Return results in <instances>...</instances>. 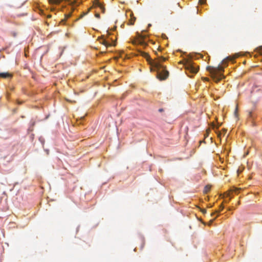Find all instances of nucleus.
I'll list each match as a JSON object with an SVG mask.
<instances>
[{"label": "nucleus", "mask_w": 262, "mask_h": 262, "mask_svg": "<svg viewBox=\"0 0 262 262\" xmlns=\"http://www.w3.org/2000/svg\"><path fill=\"white\" fill-rule=\"evenodd\" d=\"M166 60V58L164 57L160 56L158 58V61H153L150 62V65L152 67V70L157 71V77L161 80L166 79L169 75L168 72L165 69H162L161 71L160 70L163 69V67L161 65V62Z\"/></svg>", "instance_id": "nucleus-1"}, {"label": "nucleus", "mask_w": 262, "mask_h": 262, "mask_svg": "<svg viewBox=\"0 0 262 262\" xmlns=\"http://www.w3.org/2000/svg\"><path fill=\"white\" fill-rule=\"evenodd\" d=\"M207 70L210 73L212 78L215 82H218L224 78L222 74L224 71V67L221 66H219L217 67L209 66L207 68Z\"/></svg>", "instance_id": "nucleus-2"}, {"label": "nucleus", "mask_w": 262, "mask_h": 262, "mask_svg": "<svg viewBox=\"0 0 262 262\" xmlns=\"http://www.w3.org/2000/svg\"><path fill=\"white\" fill-rule=\"evenodd\" d=\"M185 69L193 74H196L199 69L198 67H196L194 63L189 61L186 63Z\"/></svg>", "instance_id": "nucleus-3"}, {"label": "nucleus", "mask_w": 262, "mask_h": 262, "mask_svg": "<svg viewBox=\"0 0 262 262\" xmlns=\"http://www.w3.org/2000/svg\"><path fill=\"white\" fill-rule=\"evenodd\" d=\"M144 38L145 36L142 35L141 34H139V38L137 40L134 41L133 43H139L142 46H146V43L144 41Z\"/></svg>", "instance_id": "nucleus-4"}, {"label": "nucleus", "mask_w": 262, "mask_h": 262, "mask_svg": "<svg viewBox=\"0 0 262 262\" xmlns=\"http://www.w3.org/2000/svg\"><path fill=\"white\" fill-rule=\"evenodd\" d=\"M238 57L237 55H235L234 56H228L226 58L223 60L222 63L223 64H224L225 66H227V62L228 61H232L234 59H235L236 58Z\"/></svg>", "instance_id": "nucleus-5"}, {"label": "nucleus", "mask_w": 262, "mask_h": 262, "mask_svg": "<svg viewBox=\"0 0 262 262\" xmlns=\"http://www.w3.org/2000/svg\"><path fill=\"white\" fill-rule=\"evenodd\" d=\"M11 77L12 75L8 72L0 73V78H8Z\"/></svg>", "instance_id": "nucleus-6"}, {"label": "nucleus", "mask_w": 262, "mask_h": 262, "mask_svg": "<svg viewBox=\"0 0 262 262\" xmlns=\"http://www.w3.org/2000/svg\"><path fill=\"white\" fill-rule=\"evenodd\" d=\"M130 18L129 20V25H133L135 23V21L136 20V17L134 16V14H133V13L132 12H131L130 13Z\"/></svg>", "instance_id": "nucleus-7"}, {"label": "nucleus", "mask_w": 262, "mask_h": 262, "mask_svg": "<svg viewBox=\"0 0 262 262\" xmlns=\"http://www.w3.org/2000/svg\"><path fill=\"white\" fill-rule=\"evenodd\" d=\"M100 42L103 45H104L106 47H110L112 45V44L107 41H106L105 39H101L100 40Z\"/></svg>", "instance_id": "nucleus-8"}, {"label": "nucleus", "mask_w": 262, "mask_h": 262, "mask_svg": "<svg viewBox=\"0 0 262 262\" xmlns=\"http://www.w3.org/2000/svg\"><path fill=\"white\" fill-rule=\"evenodd\" d=\"M210 189H211V186L206 185L204 188V192L205 193H208L210 190Z\"/></svg>", "instance_id": "nucleus-9"}, {"label": "nucleus", "mask_w": 262, "mask_h": 262, "mask_svg": "<svg viewBox=\"0 0 262 262\" xmlns=\"http://www.w3.org/2000/svg\"><path fill=\"white\" fill-rule=\"evenodd\" d=\"M255 51L258 53L262 54V47H259L255 49Z\"/></svg>", "instance_id": "nucleus-10"}, {"label": "nucleus", "mask_w": 262, "mask_h": 262, "mask_svg": "<svg viewBox=\"0 0 262 262\" xmlns=\"http://www.w3.org/2000/svg\"><path fill=\"white\" fill-rule=\"evenodd\" d=\"M223 208H224V206H223L222 205H221L220 206V210H219V211L216 210V211L215 212H214V213H211V216H213V215L215 213L220 212L221 211H222V210L223 209Z\"/></svg>", "instance_id": "nucleus-11"}, {"label": "nucleus", "mask_w": 262, "mask_h": 262, "mask_svg": "<svg viewBox=\"0 0 262 262\" xmlns=\"http://www.w3.org/2000/svg\"><path fill=\"white\" fill-rule=\"evenodd\" d=\"M142 55H143L145 58H147V60L148 59V58H150V57H149V55H148L147 53H144H144H143Z\"/></svg>", "instance_id": "nucleus-12"}, {"label": "nucleus", "mask_w": 262, "mask_h": 262, "mask_svg": "<svg viewBox=\"0 0 262 262\" xmlns=\"http://www.w3.org/2000/svg\"><path fill=\"white\" fill-rule=\"evenodd\" d=\"M99 8L101 9V12L102 13H104L105 12V8H104V7L103 4L101 6H100Z\"/></svg>", "instance_id": "nucleus-13"}, {"label": "nucleus", "mask_w": 262, "mask_h": 262, "mask_svg": "<svg viewBox=\"0 0 262 262\" xmlns=\"http://www.w3.org/2000/svg\"><path fill=\"white\" fill-rule=\"evenodd\" d=\"M230 196V192L227 191L225 192L223 194V197H228Z\"/></svg>", "instance_id": "nucleus-14"}, {"label": "nucleus", "mask_w": 262, "mask_h": 262, "mask_svg": "<svg viewBox=\"0 0 262 262\" xmlns=\"http://www.w3.org/2000/svg\"><path fill=\"white\" fill-rule=\"evenodd\" d=\"M102 5V4H101L100 2H99L98 1H97L96 3H95V5L98 7H99L100 6H101V5Z\"/></svg>", "instance_id": "nucleus-15"}, {"label": "nucleus", "mask_w": 262, "mask_h": 262, "mask_svg": "<svg viewBox=\"0 0 262 262\" xmlns=\"http://www.w3.org/2000/svg\"><path fill=\"white\" fill-rule=\"evenodd\" d=\"M53 3L55 4H59L60 3L62 0H53Z\"/></svg>", "instance_id": "nucleus-16"}, {"label": "nucleus", "mask_w": 262, "mask_h": 262, "mask_svg": "<svg viewBox=\"0 0 262 262\" xmlns=\"http://www.w3.org/2000/svg\"><path fill=\"white\" fill-rule=\"evenodd\" d=\"M234 115H235V117H237V105L236 106V108H235V110L234 112Z\"/></svg>", "instance_id": "nucleus-17"}, {"label": "nucleus", "mask_w": 262, "mask_h": 262, "mask_svg": "<svg viewBox=\"0 0 262 262\" xmlns=\"http://www.w3.org/2000/svg\"><path fill=\"white\" fill-rule=\"evenodd\" d=\"M209 132H210V130L209 129H208L206 131V134H205V137H207L208 136V134L209 133Z\"/></svg>", "instance_id": "nucleus-18"}, {"label": "nucleus", "mask_w": 262, "mask_h": 262, "mask_svg": "<svg viewBox=\"0 0 262 262\" xmlns=\"http://www.w3.org/2000/svg\"><path fill=\"white\" fill-rule=\"evenodd\" d=\"M238 190V189L234 188L233 189H231V191L236 192V191Z\"/></svg>", "instance_id": "nucleus-19"}, {"label": "nucleus", "mask_w": 262, "mask_h": 262, "mask_svg": "<svg viewBox=\"0 0 262 262\" xmlns=\"http://www.w3.org/2000/svg\"><path fill=\"white\" fill-rule=\"evenodd\" d=\"M201 211H202V213H205L206 212V210L205 209H203L201 210Z\"/></svg>", "instance_id": "nucleus-20"}, {"label": "nucleus", "mask_w": 262, "mask_h": 262, "mask_svg": "<svg viewBox=\"0 0 262 262\" xmlns=\"http://www.w3.org/2000/svg\"><path fill=\"white\" fill-rule=\"evenodd\" d=\"M95 16L97 18H100V14L99 13L95 14Z\"/></svg>", "instance_id": "nucleus-21"}, {"label": "nucleus", "mask_w": 262, "mask_h": 262, "mask_svg": "<svg viewBox=\"0 0 262 262\" xmlns=\"http://www.w3.org/2000/svg\"><path fill=\"white\" fill-rule=\"evenodd\" d=\"M163 111H164V110H163V108H160V109L159 110V112H163Z\"/></svg>", "instance_id": "nucleus-22"}, {"label": "nucleus", "mask_w": 262, "mask_h": 262, "mask_svg": "<svg viewBox=\"0 0 262 262\" xmlns=\"http://www.w3.org/2000/svg\"><path fill=\"white\" fill-rule=\"evenodd\" d=\"M216 218V217H215L214 218H213L212 220H211V222H213V220Z\"/></svg>", "instance_id": "nucleus-23"}, {"label": "nucleus", "mask_w": 262, "mask_h": 262, "mask_svg": "<svg viewBox=\"0 0 262 262\" xmlns=\"http://www.w3.org/2000/svg\"><path fill=\"white\" fill-rule=\"evenodd\" d=\"M249 116H250V117H251V112H250V113H249Z\"/></svg>", "instance_id": "nucleus-24"}, {"label": "nucleus", "mask_w": 262, "mask_h": 262, "mask_svg": "<svg viewBox=\"0 0 262 262\" xmlns=\"http://www.w3.org/2000/svg\"><path fill=\"white\" fill-rule=\"evenodd\" d=\"M220 135H221V133H219L218 135H217L218 137H220Z\"/></svg>", "instance_id": "nucleus-25"}, {"label": "nucleus", "mask_w": 262, "mask_h": 262, "mask_svg": "<svg viewBox=\"0 0 262 262\" xmlns=\"http://www.w3.org/2000/svg\"><path fill=\"white\" fill-rule=\"evenodd\" d=\"M226 130L225 129H223V132H226Z\"/></svg>", "instance_id": "nucleus-26"}]
</instances>
